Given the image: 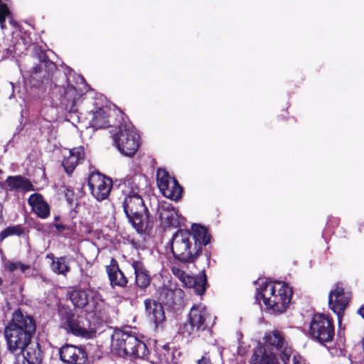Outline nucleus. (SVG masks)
<instances>
[{"instance_id":"1","label":"nucleus","mask_w":364,"mask_h":364,"mask_svg":"<svg viewBox=\"0 0 364 364\" xmlns=\"http://www.w3.org/2000/svg\"><path fill=\"white\" fill-rule=\"evenodd\" d=\"M146 185V179L141 175H135L124 182L123 193L124 211L133 228L138 233L146 232L152 228L153 223L149 218L147 208L140 196L143 186Z\"/></svg>"},{"instance_id":"2","label":"nucleus","mask_w":364,"mask_h":364,"mask_svg":"<svg viewBox=\"0 0 364 364\" xmlns=\"http://www.w3.org/2000/svg\"><path fill=\"white\" fill-rule=\"evenodd\" d=\"M264 348L255 351L250 364H286L291 355V348L279 331H272L264 338Z\"/></svg>"},{"instance_id":"3","label":"nucleus","mask_w":364,"mask_h":364,"mask_svg":"<svg viewBox=\"0 0 364 364\" xmlns=\"http://www.w3.org/2000/svg\"><path fill=\"white\" fill-rule=\"evenodd\" d=\"M36 330L33 319L19 310L14 313L11 321L4 329L8 349L13 353L23 352L29 344Z\"/></svg>"},{"instance_id":"4","label":"nucleus","mask_w":364,"mask_h":364,"mask_svg":"<svg viewBox=\"0 0 364 364\" xmlns=\"http://www.w3.org/2000/svg\"><path fill=\"white\" fill-rule=\"evenodd\" d=\"M291 289L284 282H268L260 287L256 299H262L270 310L282 313L287 309L291 299Z\"/></svg>"},{"instance_id":"5","label":"nucleus","mask_w":364,"mask_h":364,"mask_svg":"<svg viewBox=\"0 0 364 364\" xmlns=\"http://www.w3.org/2000/svg\"><path fill=\"white\" fill-rule=\"evenodd\" d=\"M215 318L205 305H193L187 321L180 326L178 333L188 340L198 337L201 332L209 330L214 325Z\"/></svg>"},{"instance_id":"6","label":"nucleus","mask_w":364,"mask_h":364,"mask_svg":"<svg viewBox=\"0 0 364 364\" xmlns=\"http://www.w3.org/2000/svg\"><path fill=\"white\" fill-rule=\"evenodd\" d=\"M112 353L118 356L129 355L144 358L147 354L146 344L135 333L127 331H115L112 337Z\"/></svg>"},{"instance_id":"7","label":"nucleus","mask_w":364,"mask_h":364,"mask_svg":"<svg viewBox=\"0 0 364 364\" xmlns=\"http://www.w3.org/2000/svg\"><path fill=\"white\" fill-rule=\"evenodd\" d=\"M191 238V233L186 230H179L173 235L171 251L177 259L190 262L198 256L200 247L193 243Z\"/></svg>"},{"instance_id":"8","label":"nucleus","mask_w":364,"mask_h":364,"mask_svg":"<svg viewBox=\"0 0 364 364\" xmlns=\"http://www.w3.org/2000/svg\"><path fill=\"white\" fill-rule=\"evenodd\" d=\"M139 135L133 124L124 122L119 127V131L113 135L114 143L121 154L132 156L137 151L139 143Z\"/></svg>"},{"instance_id":"9","label":"nucleus","mask_w":364,"mask_h":364,"mask_svg":"<svg viewBox=\"0 0 364 364\" xmlns=\"http://www.w3.org/2000/svg\"><path fill=\"white\" fill-rule=\"evenodd\" d=\"M309 333L320 343L323 344L331 341L334 336L332 321L323 314H315L310 324Z\"/></svg>"},{"instance_id":"10","label":"nucleus","mask_w":364,"mask_h":364,"mask_svg":"<svg viewBox=\"0 0 364 364\" xmlns=\"http://www.w3.org/2000/svg\"><path fill=\"white\" fill-rule=\"evenodd\" d=\"M156 183L161 193L166 198L177 200L181 197V186L175 178L171 176L165 169H158Z\"/></svg>"},{"instance_id":"11","label":"nucleus","mask_w":364,"mask_h":364,"mask_svg":"<svg viewBox=\"0 0 364 364\" xmlns=\"http://www.w3.org/2000/svg\"><path fill=\"white\" fill-rule=\"evenodd\" d=\"M88 186L92 196L98 201H102L109 196L112 181L105 176L98 173H92L88 178Z\"/></svg>"},{"instance_id":"12","label":"nucleus","mask_w":364,"mask_h":364,"mask_svg":"<svg viewBox=\"0 0 364 364\" xmlns=\"http://www.w3.org/2000/svg\"><path fill=\"white\" fill-rule=\"evenodd\" d=\"M350 295L344 291L341 285H336L335 289L331 290L328 296V304L331 309L338 315L339 326L341 323V314L348 304Z\"/></svg>"},{"instance_id":"13","label":"nucleus","mask_w":364,"mask_h":364,"mask_svg":"<svg viewBox=\"0 0 364 364\" xmlns=\"http://www.w3.org/2000/svg\"><path fill=\"white\" fill-rule=\"evenodd\" d=\"M60 360L68 364H86L87 355L82 348L65 345L59 350Z\"/></svg>"},{"instance_id":"14","label":"nucleus","mask_w":364,"mask_h":364,"mask_svg":"<svg viewBox=\"0 0 364 364\" xmlns=\"http://www.w3.org/2000/svg\"><path fill=\"white\" fill-rule=\"evenodd\" d=\"M70 298L73 305L77 308H83L89 305L93 311L97 309V294L93 290H74L71 292Z\"/></svg>"},{"instance_id":"15","label":"nucleus","mask_w":364,"mask_h":364,"mask_svg":"<svg viewBox=\"0 0 364 364\" xmlns=\"http://www.w3.org/2000/svg\"><path fill=\"white\" fill-rule=\"evenodd\" d=\"M68 155H64L62 165L68 174H71L77 165L85 159V151L82 146L75 147L68 151Z\"/></svg>"},{"instance_id":"16","label":"nucleus","mask_w":364,"mask_h":364,"mask_svg":"<svg viewBox=\"0 0 364 364\" xmlns=\"http://www.w3.org/2000/svg\"><path fill=\"white\" fill-rule=\"evenodd\" d=\"M146 314L149 319L157 326L165 320V312L162 304L154 299L144 301Z\"/></svg>"},{"instance_id":"17","label":"nucleus","mask_w":364,"mask_h":364,"mask_svg":"<svg viewBox=\"0 0 364 364\" xmlns=\"http://www.w3.org/2000/svg\"><path fill=\"white\" fill-rule=\"evenodd\" d=\"M82 93L79 87L68 85L64 90V95L60 104L66 111L75 112L77 101L81 97Z\"/></svg>"},{"instance_id":"18","label":"nucleus","mask_w":364,"mask_h":364,"mask_svg":"<svg viewBox=\"0 0 364 364\" xmlns=\"http://www.w3.org/2000/svg\"><path fill=\"white\" fill-rule=\"evenodd\" d=\"M28 203L33 211L41 218H46L49 216L50 207L41 194H32L29 197Z\"/></svg>"},{"instance_id":"19","label":"nucleus","mask_w":364,"mask_h":364,"mask_svg":"<svg viewBox=\"0 0 364 364\" xmlns=\"http://www.w3.org/2000/svg\"><path fill=\"white\" fill-rule=\"evenodd\" d=\"M65 328L77 336L86 337L88 335L87 326L82 323V318L72 314H68Z\"/></svg>"},{"instance_id":"20","label":"nucleus","mask_w":364,"mask_h":364,"mask_svg":"<svg viewBox=\"0 0 364 364\" xmlns=\"http://www.w3.org/2000/svg\"><path fill=\"white\" fill-rule=\"evenodd\" d=\"M132 267L134 271L136 285L141 288H146L151 282V277L141 261H133Z\"/></svg>"},{"instance_id":"21","label":"nucleus","mask_w":364,"mask_h":364,"mask_svg":"<svg viewBox=\"0 0 364 364\" xmlns=\"http://www.w3.org/2000/svg\"><path fill=\"white\" fill-rule=\"evenodd\" d=\"M6 183L11 191L27 192L33 190V186L30 181L21 176H9L6 180Z\"/></svg>"},{"instance_id":"22","label":"nucleus","mask_w":364,"mask_h":364,"mask_svg":"<svg viewBox=\"0 0 364 364\" xmlns=\"http://www.w3.org/2000/svg\"><path fill=\"white\" fill-rule=\"evenodd\" d=\"M206 279L205 276H193L186 274L182 284L188 288H193L198 294H202L205 290Z\"/></svg>"},{"instance_id":"23","label":"nucleus","mask_w":364,"mask_h":364,"mask_svg":"<svg viewBox=\"0 0 364 364\" xmlns=\"http://www.w3.org/2000/svg\"><path fill=\"white\" fill-rule=\"evenodd\" d=\"M107 272L112 285L124 287L127 284V278L116 264L107 266Z\"/></svg>"},{"instance_id":"24","label":"nucleus","mask_w":364,"mask_h":364,"mask_svg":"<svg viewBox=\"0 0 364 364\" xmlns=\"http://www.w3.org/2000/svg\"><path fill=\"white\" fill-rule=\"evenodd\" d=\"M193 235H192L191 240L193 243H196L201 247L203 245H207L210 242V236L208 232L205 228L199 225H193L192 226Z\"/></svg>"},{"instance_id":"25","label":"nucleus","mask_w":364,"mask_h":364,"mask_svg":"<svg viewBox=\"0 0 364 364\" xmlns=\"http://www.w3.org/2000/svg\"><path fill=\"white\" fill-rule=\"evenodd\" d=\"M91 112L92 114V126L94 128L101 129L108 127L109 122L107 109L99 107L96 110H92Z\"/></svg>"},{"instance_id":"26","label":"nucleus","mask_w":364,"mask_h":364,"mask_svg":"<svg viewBox=\"0 0 364 364\" xmlns=\"http://www.w3.org/2000/svg\"><path fill=\"white\" fill-rule=\"evenodd\" d=\"M159 217L168 224L174 225L177 222L178 212L170 204H164L161 207Z\"/></svg>"},{"instance_id":"27","label":"nucleus","mask_w":364,"mask_h":364,"mask_svg":"<svg viewBox=\"0 0 364 364\" xmlns=\"http://www.w3.org/2000/svg\"><path fill=\"white\" fill-rule=\"evenodd\" d=\"M51 269L56 274L65 275L69 271L70 267L64 257H58L53 260L51 264Z\"/></svg>"},{"instance_id":"28","label":"nucleus","mask_w":364,"mask_h":364,"mask_svg":"<svg viewBox=\"0 0 364 364\" xmlns=\"http://www.w3.org/2000/svg\"><path fill=\"white\" fill-rule=\"evenodd\" d=\"M182 291L180 289L172 290L171 289L164 288L162 289L161 293V297L163 299L164 297V301L169 306H172L176 304L175 300V296L176 295L181 296Z\"/></svg>"},{"instance_id":"29","label":"nucleus","mask_w":364,"mask_h":364,"mask_svg":"<svg viewBox=\"0 0 364 364\" xmlns=\"http://www.w3.org/2000/svg\"><path fill=\"white\" fill-rule=\"evenodd\" d=\"M18 352L17 355H23L24 358L31 363L35 364L38 361L39 350L36 349L28 348L26 350V353H21Z\"/></svg>"},{"instance_id":"30","label":"nucleus","mask_w":364,"mask_h":364,"mask_svg":"<svg viewBox=\"0 0 364 364\" xmlns=\"http://www.w3.org/2000/svg\"><path fill=\"white\" fill-rule=\"evenodd\" d=\"M22 232L21 228L18 225L10 226L0 233V239L4 240L11 235H20Z\"/></svg>"},{"instance_id":"31","label":"nucleus","mask_w":364,"mask_h":364,"mask_svg":"<svg viewBox=\"0 0 364 364\" xmlns=\"http://www.w3.org/2000/svg\"><path fill=\"white\" fill-rule=\"evenodd\" d=\"M10 15V11L6 4L2 3L0 0V26L2 29L5 27V20Z\"/></svg>"},{"instance_id":"32","label":"nucleus","mask_w":364,"mask_h":364,"mask_svg":"<svg viewBox=\"0 0 364 364\" xmlns=\"http://www.w3.org/2000/svg\"><path fill=\"white\" fill-rule=\"evenodd\" d=\"M7 268L9 269V270L11 272H14L19 269L22 273H26V270H28L30 268V266L23 264L20 262H16L9 263L7 265Z\"/></svg>"},{"instance_id":"33","label":"nucleus","mask_w":364,"mask_h":364,"mask_svg":"<svg viewBox=\"0 0 364 364\" xmlns=\"http://www.w3.org/2000/svg\"><path fill=\"white\" fill-rule=\"evenodd\" d=\"M172 272L181 282L185 279V277L187 274L184 271L177 267H172Z\"/></svg>"},{"instance_id":"34","label":"nucleus","mask_w":364,"mask_h":364,"mask_svg":"<svg viewBox=\"0 0 364 364\" xmlns=\"http://www.w3.org/2000/svg\"><path fill=\"white\" fill-rule=\"evenodd\" d=\"M293 364H306L305 360L299 355H295L293 358Z\"/></svg>"},{"instance_id":"35","label":"nucleus","mask_w":364,"mask_h":364,"mask_svg":"<svg viewBox=\"0 0 364 364\" xmlns=\"http://www.w3.org/2000/svg\"><path fill=\"white\" fill-rule=\"evenodd\" d=\"M198 364H212L209 357L204 355L200 359L198 360Z\"/></svg>"},{"instance_id":"36","label":"nucleus","mask_w":364,"mask_h":364,"mask_svg":"<svg viewBox=\"0 0 364 364\" xmlns=\"http://www.w3.org/2000/svg\"><path fill=\"white\" fill-rule=\"evenodd\" d=\"M3 221V206L0 204V223Z\"/></svg>"},{"instance_id":"37","label":"nucleus","mask_w":364,"mask_h":364,"mask_svg":"<svg viewBox=\"0 0 364 364\" xmlns=\"http://www.w3.org/2000/svg\"><path fill=\"white\" fill-rule=\"evenodd\" d=\"M46 257L52 260V262H53V260L56 259H55L54 255L53 254H48L46 255Z\"/></svg>"},{"instance_id":"38","label":"nucleus","mask_w":364,"mask_h":364,"mask_svg":"<svg viewBox=\"0 0 364 364\" xmlns=\"http://www.w3.org/2000/svg\"><path fill=\"white\" fill-rule=\"evenodd\" d=\"M1 283H2V281H1V279H0V284H1Z\"/></svg>"}]
</instances>
